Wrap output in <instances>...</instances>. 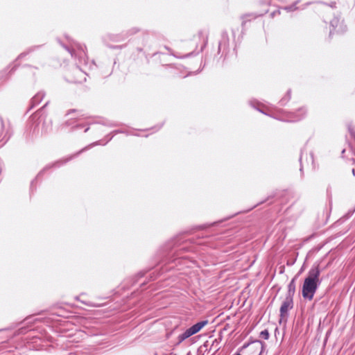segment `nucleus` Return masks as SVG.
Instances as JSON below:
<instances>
[{
  "label": "nucleus",
  "mask_w": 355,
  "mask_h": 355,
  "mask_svg": "<svg viewBox=\"0 0 355 355\" xmlns=\"http://www.w3.org/2000/svg\"><path fill=\"white\" fill-rule=\"evenodd\" d=\"M207 323V320L201 321L187 329L184 333L178 336L179 343L199 332Z\"/></svg>",
  "instance_id": "obj_2"
},
{
  "label": "nucleus",
  "mask_w": 355,
  "mask_h": 355,
  "mask_svg": "<svg viewBox=\"0 0 355 355\" xmlns=\"http://www.w3.org/2000/svg\"><path fill=\"white\" fill-rule=\"evenodd\" d=\"M320 270L319 266L313 267L308 272L302 286V296L305 299L311 300L320 284Z\"/></svg>",
  "instance_id": "obj_1"
},
{
  "label": "nucleus",
  "mask_w": 355,
  "mask_h": 355,
  "mask_svg": "<svg viewBox=\"0 0 355 355\" xmlns=\"http://www.w3.org/2000/svg\"><path fill=\"white\" fill-rule=\"evenodd\" d=\"M260 337L264 340H268L269 338V333L267 329H265L260 333Z\"/></svg>",
  "instance_id": "obj_5"
},
{
  "label": "nucleus",
  "mask_w": 355,
  "mask_h": 355,
  "mask_svg": "<svg viewBox=\"0 0 355 355\" xmlns=\"http://www.w3.org/2000/svg\"><path fill=\"white\" fill-rule=\"evenodd\" d=\"M293 301L291 296H287L283 302L280 308V316L284 318L286 316L288 310L293 308Z\"/></svg>",
  "instance_id": "obj_3"
},
{
  "label": "nucleus",
  "mask_w": 355,
  "mask_h": 355,
  "mask_svg": "<svg viewBox=\"0 0 355 355\" xmlns=\"http://www.w3.org/2000/svg\"><path fill=\"white\" fill-rule=\"evenodd\" d=\"M295 292V279H293L288 286V296H291L293 297Z\"/></svg>",
  "instance_id": "obj_4"
},
{
  "label": "nucleus",
  "mask_w": 355,
  "mask_h": 355,
  "mask_svg": "<svg viewBox=\"0 0 355 355\" xmlns=\"http://www.w3.org/2000/svg\"><path fill=\"white\" fill-rule=\"evenodd\" d=\"M235 355H241V354H235Z\"/></svg>",
  "instance_id": "obj_6"
}]
</instances>
